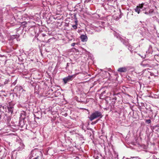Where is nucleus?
<instances>
[{
    "mask_svg": "<svg viewBox=\"0 0 159 159\" xmlns=\"http://www.w3.org/2000/svg\"><path fill=\"white\" fill-rule=\"evenodd\" d=\"M20 146L18 148V149L19 150H21L24 148L25 146L23 143H20Z\"/></svg>",
    "mask_w": 159,
    "mask_h": 159,
    "instance_id": "nucleus-8",
    "label": "nucleus"
},
{
    "mask_svg": "<svg viewBox=\"0 0 159 159\" xmlns=\"http://www.w3.org/2000/svg\"><path fill=\"white\" fill-rule=\"evenodd\" d=\"M40 153L41 152L38 151H33L31 152V156H32V157H34V158L33 159H39V155H40Z\"/></svg>",
    "mask_w": 159,
    "mask_h": 159,
    "instance_id": "nucleus-2",
    "label": "nucleus"
},
{
    "mask_svg": "<svg viewBox=\"0 0 159 159\" xmlns=\"http://www.w3.org/2000/svg\"><path fill=\"white\" fill-rule=\"evenodd\" d=\"M102 117V115L101 112L98 111H96L92 113L89 118L90 120L92 121L96 118L98 117L101 118Z\"/></svg>",
    "mask_w": 159,
    "mask_h": 159,
    "instance_id": "nucleus-1",
    "label": "nucleus"
},
{
    "mask_svg": "<svg viewBox=\"0 0 159 159\" xmlns=\"http://www.w3.org/2000/svg\"><path fill=\"white\" fill-rule=\"evenodd\" d=\"M135 11L136 12H137L138 14L139 13V8L138 6H137L135 9Z\"/></svg>",
    "mask_w": 159,
    "mask_h": 159,
    "instance_id": "nucleus-10",
    "label": "nucleus"
},
{
    "mask_svg": "<svg viewBox=\"0 0 159 159\" xmlns=\"http://www.w3.org/2000/svg\"><path fill=\"white\" fill-rule=\"evenodd\" d=\"M75 25H72V26L73 27V28H74L75 29H76L77 28V21H75Z\"/></svg>",
    "mask_w": 159,
    "mask_h": 159,
    "instance_id": "nucleus-9",
    "label": "nucleus"
},
{
    "mask_svg": "<svg viewBox=\"0 0 159 159\" xmlns=\"http://www.w3.org/2000/svg\"><path fill=\"white\" fill-rule=\"evenodd\" d=\"M145 122L146 123L149 124L151 122V120L150 119L147 120H146Z\"/></svg>",
    "mask_w": 159,
    "mask_h": 159,
    "instance_id": "nucleus-11",
    "label": "nucleus"
},
{
    "mask_svg": "<svg viewBox=\"0 0 159 159\" xmlns=\"http://www.w3.org/2000/svg\"><path fill=\"white\" fill-rule=\"evenodd\" d=\"M147 6H145V5H144V4H140V9H145L147 8Z\"/></svg>",
    "mask_w": 159,
    "mask_h": 159,
    "instance_id": "nucleus-7",
    "label": "nucleus"
},
{
    "mask_svg": "<svg viewBox=\"0 0 159 159\" xmlns=\"http://www.w3.org/2000/svg\"><path fill=\"white\" fill-rule=\"evenodd\" d=\"M126 70L127 69L125 67L120 68L118 70V71L120 72H125Z\"/></svg>",
    "mask_w": 159,
    "mask_h": 159,
    "instance_id": "nucleus-6",
    "label": "nucleus"
},
{
    "mask_svg": "<svg viewBox=\"0 0 159 159\" xmlns=\"http://www.w3.org/2000/svg\"><path fill=\"white\" fill-rule=\"evenodd\" d=\"M21 24H22V25L25 26V25L27 24V22L26 21H24V22H22Z\"/></svg>",
    "mask_w": 159,
    "mask_h": 159,
    "instance_id": "nucleus-12",
    "label": "nucleus"
},
{
    "mask_svg": "<svg viewBox=\"0 0 159 159\" xmlns=\"http://www.w3.org/2000/svg\"><path fill=\"white\" fill-rule=\"evenodd\" d=\"M138 157H130V158H126V159H130L131 158H138Z\"/></svg>",
    "mask_w": 159,
    "mask_h": 159,
    "instance_id": "nucleus-13",
    "label": "nucleus"
},
{
    "mask_svg": "<svg viewBox=\"0 0 159 159\" xmlns=\"http://www.w3.org/2000/svg\"><path fill=\"white\" fill-rule=\"evenodd\" d=\"M105 92V91H104V92H102V94H103Z\"/></svg>",
    "mask_w": 159,
    "mask_h": 159,
    "instance_id": "nucleus-15",
    "label": "nucleus"
},
{
    "mask_svg": "<svg viewBox=\"0 0 159 159\" xmlns=\"http://www.w3.org/2000/svg\"><path fill=\"white\" fill-rule=\"evenodd\" d=\"M75 77V75H69L67 77L64 78L63 79L65 84H66L67 82L70 81H71L73 80V79Z\"/></svg>",
    "mask_w": 159,
    "mask_h": 159,
    "instance_id": "nucleus-3",
    "label": "nucleus"
},
{
    "mask_svg": "<svg viewBox=\"0 0 159 159\" xmlns=\"http://www.w3.org/2000/svg\"><path fill=\"white\" fill-rule=\"evenodd\" d=\"M75 43H73L71 44V46L74 47L75 46Z\"/></svg>",
    "mask_w": 159,
    "mask_h": 159,
    "instance_id": "nucleus-14",
    "label": "nucleus"
},
{
    "mask_svg": "<svg viewBox=\"0 0 159 159\" xmlns=\"http://www.w3.org/2000/svg\"><path fill=\"white\" fill-rule=\"evenodd\" d=\"M97 122V121L95 122V123H96Z\"/></svg>",
    "mask_w": 159,
    "mask_h": 159,
    "instance_id": "nucleus-17",
    "label": "nucleus"
},
{
    "mask_svg": "<svg viewBox=\"0 0 159 159\" xmlns=\"http://www.w3.org/2000/svg\"><path fill=\"white\" fill-rule=\"evenodd\" d=\"M14 105L11 103H9V105L7 106L8 112L12 114L14 110Z\"/></svg>",
    "mask_w": 159,
    "mask_h": 159,
    "instance_id": "nucleus-4",
    "label": "nucleus"
},
{
    "mask_svg": "<svg viewBox=\"0 0 159 159\" xmlns=\"http://www.w3.org/2000/svg\"><path fill=\"white\" fill-rule=\"evenodd\" d=\"M67 66H68V63H67Z\"/></svg>",
    "mask_w": 159,
    "mask_h": 159,
    "instance_id": "nucleus-16",
    "label": "nucleus"
},
{
    "mask_svg": "<svg viewBox=\"0 0 159 159\" xmlns=\"http://www.w3.org/2000/svg\"><path fill=\"white\" fill-rule=\"evenodd\" d=\"M80 39L82 42H84L87 41L88 38L87 36L85 35H82L80 36Z\"/></svg>",
    "mask_w": 159,
    "mask_h": 159,
    "instance_id": "nucleus-5",
    "label": "nucleus"
}]
</instances>
